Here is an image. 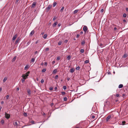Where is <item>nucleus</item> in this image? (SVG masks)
Here are the masks:
<instances>
[{"label": "nucleus", "instance_id": "59", "mask_svg": "<svg viewBox=\"0 0 128 128\" xmlns=\"http://www.w3.org/2000/svg\"><path fill=\"white\" fill-rule=\"evenodd\" d=\"M114 30H116L117 28L116 27H115L114 28Z\"/></svg>", "mask_w": 128, "mask_h": 128}, {"label": "nucleus", "instance_id": "13", "mask_svg": "<svg viewBox=\"0 0 128 128\" xmlns=\"http://www.w3.org/2000/svg\"><path fill=\"white\" fill-rule=\"evenodd\" d=\"M57 71V69H56L54 70L52 72V73L54 74L56 73Z\"/></svg>", "mask_w": 128, "mask_h": 128}, {"label": "nucleus", "instance_id": "5", "mask_svg": "<svg viewBox=\"0 0 128 128\" xmlns=\"http://www.w3.org/2000/svg\"><path fill=\"white\" fill-rule=\"evenodd\" d=\"M88 30V28L86 26H84L83 28V30L84 31L86 32Z\"/></svg>", "mask_w": 128, "mask_h": 128}, {"label": "nucleus", "instance_id": "28", "mask_svg": "<svg viewBox=\"0 0 128 128\" xmlns=\"http://www.w3.org/2000/svg\"><path fill=\"white\" fill-rule=\"evenodd\" d=\"M84 52V50L83 49H81L80 50V52L81 53H83Z\"/></svg>", "mask_w": 128, "mask_h": 128}, {"label": "nucleus", "instance_id": "1", "mask_svg": "<svg viewBox=\"0 0 128 128\" xmlns=\"http://www.w3.org/2000/svg\"><path fill=\"white\" fill-rule=\"evenodd\" d=\"M5 116L7 119H8L10 118V115L9 114H8L6 113H5Z\"/></svg>", "mask_w": 128, "mask_h": 128}, {"label": "nucleus", "instance_id": "27", "mask_svg": "<svg viewBox=\"0 0 128 128\" xmlns=\"http://www.w3.org/2000/svg\"><path fill=\"white\" fill-rule=\"evenodd\" d=\"M67 100V97H65L64 98V101H66Z\"/></svg>", "mask_w": 128, "mask_h": 128}, {"label": "nucleus", "instance_id": "34", "mask_svg": "<svg viewBox=\"0 0 128 128\" xmlns=\"http://www.w3.org/2000/svg\"><path fill=\"white\" fill-rule=\"evenodd\" d=\"M89 62V61L88 60H86L84 62L86 64L88 63Z\"/></svg>", "mask_w": 128, "mask_h": 128}, {"label": "nucleus", "instance_id": "20", "mask_svg": "<svg viewBox=\"0 0 128 128\" xmlns=\"http://www.w3.org/2000/svg\"><path fill=\"white\" fill-rule=\"evenodd\" d=\"M16 56H15L12 59V62H13L15 61L16 59Z\"/></svg>", "mask_w": 128, "mask_h": 128}, {"label": "nucleus", "instance_id": "3", "mask_svg": "<svg viewBox=\"0 0 128 128\" xmlns=\"http://www.w3.org/2000/svg\"><path fill=\"white\" fill-rule=\"evenodd\" d=\"M24 75H22V77L23 78L22 80V82L23 83L25 81V80L26 78L24 76Z\"/></svg>", "mask_w": 128, "mask_h": 128}, {"label": "nucleus", "instance_id": "31", "mask_svg": "<svg viewBox=\"0 0 128 128\" xmlns=\"http://www.w3.org/2000/svg\"><path fill=\"white\" fill-rule=\"evenodd\" d=\"M58 75H56V76H55L54 78L55 79H57L58 78Z\"/></svg>", "mask_w": 128, "mask_h": 128}, {"label": "nucleus", "instance_id": "33", "mask_svg": "<svg viewBox=\"0 0 128 128\" xmlns=\"http://www.w3.org/2000/svg\"><path fill=\"white\" fill-rule=\"evenodd\" d=\"M30 123L32 124H35L34 121V120H32L30 122Z\"/></svg>", "mask_w": 128, "mask_h": 128}, {"label": "nucleus", "instance_id": "40", "mask_svg": "<svg viewBox=\"0 0 128 128\" xmlns=\"http://www.w3.org/2000/svg\"><path fill=\"white\" fill-rule=\"evenodd\" d=\"M63 89L64 90H65L66 88V86H64L63 87Z\"/></svg>", "mask_w": 128, "mask_h": 128}, {"label": "nucleus", "instance_id": "50", "mask_svg": "<svg viewBox=\"0 0 128 128\" xmlns=\"http://www.w3.org/2000/svg\"><path fill=\"white\" fill-rule=\"evenodd\" d=\"M68 42V40H65V41H64V42L65 43H66L67 42Z\"/></svg>", "mask_w": 128, "mask_h": 128}, {"label": "nucleus", "instance_id": "35", "mask_svg": "<svg viewBox=\"0 0 128 128\" xmlns=\"http://www.w3.org/2000/svg\"><path fill=\"white\" fill-rule=\"evenodd\" d=\"M34 58H32L31 59V61L32 62H34Z\"/></svg>", "mask_w": 128, "mask_h": 128}, {"label": "nucleus", "instance_id": "53", "mask_svg": "<svg viewBox=\"0 0 128 128\" xmlns=\"http://www.w3.org/2000/svg\"><path fill=\"white\" fill-rule=\"evenodd\" d=\"M80 36V35L78 34L76 35V37L77 38H78Z\"/></svg>", "mask_w": 128, "mask_h": 128}, {"label": "nucleus", "instance_id": "9", "mask_svg": "<svg viewBox=\"0 0 128 128\" xmlns=\"http://www.w3.org/2000/svg\"><path fill=\"white\" fill-rule=\"evenodd\" d=\"M17 35L16 34H15L14 36L12 38V40H15L16 39V38H17Z\"/></svg>", "mask_w": 128, "mask_h": 128}, {"label": "nucleus", "instance_id": "19", "mask_svg": "<svg viewBox=\"0 0 128 128\" xmlns=\"http://www.w3.org/2000/svg\"><path fill=\"white\" fill-rule=\"evenodd\" d=\"M92 110L93 112H95L96 111V110L95 107H93L92 109Z\"/></svg>", "mask_w": 128, "mask_h": 128}, {"label": "nucleus", "instance_id": "54", "mask_svg": "<svg viewBox=\"0 0 128 128\" xmlns=\"http://www.w3.org/2000/svg\"><path fill=\"white\" fill-rule=\"evenodd\" d=\"M44 65H46V66L47 64V62H45L44 63Z\"/></svg>", "mask_w": 128, "mask_h": 128}, {"label": "nucleus", "instance_id": "11", "mask_svg": "<svg viewBox=\"0 0 128 128\" xmlns=\"http://www.w3.org/2000/svg\"><path fill=\"white\" fill-rule=\"evenodd\" d=\"M30 73V72L28 71L26 73L25 75L26 76V78H27L28 76V74Z\"/></svg>", "mask_w": 128, "mask_h": 128}, {"label": "nucleus", "instance_id": "58", "mask_svg": "<svg viewBox=\"0 0 128 128\" xmlns=\"http://www.w3.org/2000/svg\"><path fill=\"white\" fill-rule=\"evenodd\" d=\"M61 25L60 24H58V26L60 27V26Z\"/></svg>", "mask_w": 128, "mask_h": 128}, {"label": "nucleus", "instance_id": "36", "mask_svg": "<svg viewBox=\"0 0 128 128\" xmlns=\"http://www.w3.org/2000/svg\"><path fill=\"white\" fill-rule=\"evenodd\" d=\"M62 42H61L60 41L58 42V44L59 45H60L62 44Z\"/></svg>", "mask_w": 128, "mask_h": 128}, {"label": "nucleus", "instance_id": "14", "mask_svg": "<svg viewBox=\"0 0 128 128\" xmlns=\"http://www.w3.org/2000/svg\"><path fill=\"white\" fill-rule=\"evenodd\" d=\"M34 30H33L32 31L30 34V35L31 36H32L34 34Z\"/></svg>", "mask_w": 128, "mask_h": 128}, {"label": "nucleus", "instance_id": "43", "mask_svg": "<svg viewBox=\"0 0 128 128\" xmlns=\"http://www.w3.org/2000/svg\"><path fill=\"white\" fill-rule=\"evenodd\" d=\"M80 68V67L79 66H78L76 68V69L77 70H79Z\"/></svg>", "mask_w": 128, "mask_h": 128}, {"label": "nucleus", "instance_id": "23", "mask_svg": "<svg viewBox=\"0 0 128 128\" xmlns=\"http://www.w3.org/2000/svg\"><path fill=\"white\" fill-rule=\"evenodd\" d=\"M78 10H75L74 12V14H75L77 12H78Z\"/></svg>", "mask_w": 128, "mask_h": 128}, {"label": "nucleus", "instance_id": "44", "mask_svg": "<svg viewBox=\"0 0 128 128\" xmlns=\"http://www.w3.org/2000/svg\"><path fill=\"white\" fill-rule=\"evenodd\" d=\"M116 96L117 97H119L120 96V95L118 94H116Z\"/></svg>", "mask_w": 128, "mask_h": 128}, {"label": "nucleus", "instance_id": "22", "mask_svg": "<svg viewBox=\"0 0 128 128\" xmlns=\"http://www.w3.org/2000/svg\"><path fill=\"white\" fill-rule=\"evenodd\" d=\"M85 43V41L84 40H83L81 42V44L82 45L84 44Z\"/></svg>", "mask_w": 128, "mask_h": 128}, {"label": "nucleus", "instance_id": "57", "mask_svg": "<svg viewBox=\"0 0 128 128\" xmlns=\"http://www.w3.org/2000/svg\"><path fill=\"white\" fill-rule=\"evenodd\" d=\"M126 11H127V12H128V8H126Z\"/></svg>", "mask_w": 128, "mask_h": 128}, {"label": "nucleus", "instance_id": "6", "mask_svg": "<svg viewBox=\"0 0 128 128\" xmlns=\"http://www.w3.org/2000/svg\"><path fill=\"white\" fill-rule=\"evenodd\" d=\"M111 118V115L108 116L106 118V122L108 121V120Z\"/></svg>", "mask_w": 128, "mask_h": 128}, {"label": "nucleus", "instance_id": "30", "mask_svg": "<svg viewBox=\"0 0 128 128\" xmlns=\"http://www.w3.org/2000/svg\"><path fill=\"white\" fill-rule=\"evenodd\" d=\"M64 7H62L60 10V12H62V11L64 10Z\"/></svg>", "mask_w": 128, "mask_h": 128}, {"label": "nucleus", "instance_id": "51", "mask_svg": "<svg viewBox=\"0 0 128 128\" xmlns=\"http://www.w3.org/2000/svg\"><path fill=\"white\" fill-rule=\"evenodd\" d=\"M56 17H54V18H53V20H56Z\"/></svg>", "mask_w": 128, "mask_h": 128}, {"label": "nucleus", "instance_id": "46", "mask_svg": "<svg viewBox=\"0 0 128 128\" xmlns=\"http://www.w3.org/2000/svg\"><path fill=\"white\" fill-rule=\"evenodd\" d=\"M61 94H62V95H64V94H65V92H61Z\"/></svg>", "mask_w": 128, "mask_h": 128}, {"label": "nucleus", "instance_id": "45", "mask_svg": "<svg viewBox=\"0 0 128 128\" xmlns=\"http://www.w3.org/2000/svg\"><path fill=\"white\" fill-rule=\"evenodd\" d=\"M53 89V87H50V88L49 90H52Z\"/></svg>", "mask_w": 128, "mask_h": 128}, {"label": "nucleus", "instance_id": "18", "mask_svg": "<svg viewBox=\"0 0 128 128\" xmlns=\"http://www.w3.org/2000/svg\"><path fill=\"white\" fill-rule=\"evenodd\" d=\"M123 87V85L122 84H120L119 85L118 88H122Z\"/></svg>", "mask_w": 128, "mask_h": 128}, {"label": "nucleus", "instance_id": "12", "mask_svg": "<svg viewBox=\"0 0 128 128\" xmlns=\"http://www.w3.org/2000/svg\"><path fill=\"white\" fill-rule=\"evenodd\" d=\"M14 125V126H16L17 127L18 124L17 122H13Z\"/></svg>", "mask_w": 128, "mask_h": 128}, {"label": "nucleus", "instance_id": "4", "mask_svg": "<svg viewBox=\"0 0 128 128\" xmlns=\"http://www.w3.org/2000/svg\"><path fill=\"white\" fill-rule=\"evenodd\" d=\"M110 102L108 101H106L104 103V106H108Z\"/></svg>", "mask_w": 128, "mask_h": 128}, {"label": "nucleus", "instance_id": "41", "mask_svg": "<svg viewBox=\"0 0 128 128\" xmlns=\"http://www.w3.org/2000/svg\"><path fill=\"white\" fill-rule=\"evenodd\" d=\"M4 120H3L2 119L1 120V122L2 124H3L4 123Z\"/></svg>", "mask_w": 128, "mask_h": 128}, {"label": "nucleus", "instance_id": "47", "mask_svg": "<svg viewBox=\"0 0 128 128\" xmlns=\"http://www.w3.org/2000/svg\"><path fill=\"white\" fill-rule=\"evenodd\" d=\"M48 50H49V48H46L45 49L46 51H48Z\"/></svg>", "mask_w": 128, "mask_h": 128}, {"label": "nucleus", "instance_id": "17", "mask_svg": "<svg viewBox=\"0 0 128 128\" xmlns=\"http://www.w3.org/2000/svg\"><path fill=\"white\" fill-rule=\"evenodd\" d=\"M29 68V67L28 66V65H26L25 66V68H24V70H27Z\"/></svg>", "mask_w": 128, "mask_h": 128}, {"label": "nucleus", "instance_id": "8", "mask_svg": "<svg viewBox=\"0 0 128 128\" xmlns=\"http://www.w3.org/2000/svg\"><path fill=\"white\" fill-rule=\"evenodd\" d=\"M74 68H72L70 70V72L71 73H73L74 72Z\"/></svg>", "mask_w": 128, "mask_h": 128}, {"label": "nucleus", "instance_id": "15", "mask_svg": "<svg viewBox=\"0 0 128 128\" xmlns=\"http://www.w3.org/2000/svg\"><path fill=\"white\" fill-rule=\"evenodd\" d=\"M20 40V39H19V38H18L16 40V41L15 42V44H17L19 42Z\"/></svg>", "mask_w": 128, "mask_h": 128}, {"label": "nucleus", "instance_id": "48", "mask_svg": "<svg viewBox=\"0 0 128 128\" xmlns=\"http://www.w3.org/2000/svg\"><path fill=\"white\" fill-rule=\"evenodd\" d=\"M104 11V10L103 9H102L101 10H100V12H103Z\"/></svg>", "mask_w": 128, "mask_h": 128}, {"label": "nucleus", "instance_id": "55", "mask_svg": "<svg viewBox=\"0 0 128 128\" xmlns=\"http://www.w3.org/2000/svg\"><path fill=\"white\" fill-rule=\"evenodd\" d=\"M55 61H54L52 62V64H54L55 63Z\"/></svg>", "mask_w": 128, "mask_h": 128}, {"label": "nucleus", "instance_id": "29", "mask_svg": "<svg viewBox=\"0 0 128 128\" xmlns=\"http://www.w3.org/2000/svg\"><path fill=\"white\" fill-rule=\"evenodd\" d=\"M23 114L25 116H27V114L26 112H24Z\"/></svg>", "mask_w": 128, "mask_h": 128}, {"label": "nucleus", "instance_id": "37", "mask_svg": "<svg viewBox=\"0 0 128 128\" xmlns=\"http://www.w3.org/2000/svg\"><path fill=\"white\" fill-rule=\"evenodd\" d=\"M126 123V122L125 121H122V125H124Z\"/></svg>", "mask_w": 128, "mask_h": 128}, {"label": "nucleus", "instance_id": "21", "mask_svg": "<svg viewBox=\"0 0 128 128\" xmlns=\"http://www.w3.org/2000/svg\"><path fill=\"white\" fill-rule=\"evenodd\" d=\"M47 35L46 34H44L43 36V38H44V39H46L47 37Z\"/></svg>", "mask_w": 128, "mask_h": 128}, {"label": "nucleus", "instance_id": "39", "mask_svg": "<svg viewBox=\"0 0 128 128\" xmlns=\"http://www.w3.org/2000/svg\"><path fill=\"white\" fill-rule=\"evenodd\" d=\"M7 78H4L3 80V82H5L7 80Z\"/></svg>", "mask_w": 128, "mask_h": 128}, {"label": "nucleus", "instance_id": "49", "mask_svg": "<svg viewBox=\"0 0 128 128\" xmlns=\"http://www.w3.org/2000/svg\"><path fill=\"white\" fill-rule=\"evenodd\" d=\"M9 96L8 95L6 96V98L7 99H8L9 98Z\"/></svg>", "mask_w": 128, "mask_h": 128}, {"label": "nucleus", "instance_id": "26", "mask_svg": "<svg viewBox=\"0 0 128 128\" xmlns=\"http://www.w3.org/2000/svg\"><path fill=\"white\" fill-rule=\"evenodd\" d=\"M56 2H54L53 3V6L54 7L56 4Z\"/></svg>", "mask_w": 128, "mask_h": 128}, {"label": "nucleus", "instance_id": "24", "mask_svg": "<svg viewBox=\"0 0 128 128\" xmlns=\"http://www.w3.org/2000/svg\"><path fill=\"white\" fill-rule=\"evenodd\" d=\"M46 68H43L42 70V72H45L46 71Z\"/></svg>", "mask_w": 128, "mask_h": 128}, {"label": "nucleus", "instance_id": "56", "mask_svg": "<svg viewBox=\"0 0 128 128\" xmlns=\"http://www.w3.org/2000/svg\"><path fill=\"white\" fill-rule=\"evenodd\" d=\"M92 118H95V116H92Z\"/></svg>", "mask_w": 128, "mask_h": 128}, {"label": "nucleus", "instance_id": "60", "mask_svg": "<svg viewBox=\"0 0 128 128\" xmlns=\"http://www.w3.org/2000/svg\"><path fill=\"white\" fill-rule=\"evenodd\" d=\"M38 53V52L37 51H36L35 52H34V54H36Z\"/></svg>", "mask_w": 128, "mask_h": 128}, {"label": "nucleus", "instance_id": "63", "mask_svg": "<svg viewBox=\"0 0 128 128\" xmlns=\"http://www.w3.org/2000/svg\"><path fill=\"white\" fill-rule=\"evenodd\" d=\"M16 90H17L18 91V90H19V88H18V87L17 88Z\"/></svg>", "mask_w": 128, "mask_h": 128}, {"label": "nucleus", "instance_id": "10", "mask_svg": "<svg viewBox=\"0 0 128 128\" xmlns=\"http://www.w3.org/2000/svg\"><path fill=\"white\" fill-rule=\"evenodd\" d=\"M27 92L29 95H30L31 94V91L29 89H28L27 90Z\"/></svg>", "mask_w": 128, "mask_h": 128}, {"label": "nucleus", "instance_id": "61", "mask_svg": "<svg viewBox=\"0 0 128 128\" xmlns=\"http://www.w3.org/2000/svg\"><path fill=\"white\" fill-rule=\"evenodd\" d=\"M123 21L124 22H126V21L125 20H123Z\"/></svg>", "mask_w": 128, "mask_h": 128}, {"label": "nucleus", "instance_id": "2", "mask_svg": "<svg viewBox=\"0 0 128 128\" xmlns=\"http://www.w3.org/2000/svg\"><path fill=\"white\" fill-rule=\"evenodd\" d=\"M52 7V6L49 5L48 7L46 8V10L47 12Z\"/></svg>", "mask_w": 128, "mask_h": 128}, {"label": "nucleus", "instance_id": "38", "mask_svg": "<svg viewBox=\"0 0 128 128\" xmlns=\"http://www.w3.org/2000/svg\"><path fill=\"white\" fill-rule=\"evenodd\" d=\"M44 82V80L43 79H42L40 81V82L41 83H43Z\"/></svg>", "mask_w": 128, "mask_h": 128}, {"label": "nucleus", "instance_id": "64", "mask_svg": "<svg viewBox=\"0 0 128 128\" xmlns=\"http://www.w3.org/2000/svg\"><path fill=\"white\" fill-rule=\"evenodd\" d=\"M1 104H4V102L3 101H2L1 102Z\"/></svg>", "mask_w": 128, "mask_h": 128}, {"label": "nucleus", "instance_id": "62", "mask_svg": "<svg viewBox=\"0 0 128 128\" xmlns=\"http://www.w3.org/2000/svg\"><path fill=\"white\" fill-rule=\"evenodd\" d=\"M70 78H67V80H68L69 81L70 80Z\"/></svg>", "mask_w": 128, "mask_h": 128}, {"label": "nucleus", "instance_id": "32", "mask_svg": "<svg viewBox=\"0 0 128 128\" xmlns=\"http://www.w3.org/2000/svg\"><path fill=\"white\" fill-rule=\"evenodd\" d=\"M123 17H124V18H125L126 17V14H123Z\"/></svg>", "mask_w": 128, "mask_h": 128}, {"label": "nucleus", "instance_id": "16", "mask_svg": "<svg viewBox=\"0 0 128 128\" xmlns=\"http://www.w3.org/2000/svg\"><path fill=\"white\" fill-rule=\"evenodd\" d=\"M58 24V22H56L53 25V27H55Z\"/></svg>", "mask_w": 128, "mask_h": 128}, {"label": "nucleus", "instance_id": "42", "mask_svg": "<svg viewBox=\"0 0 128 128\" xmlns=\"http://www.w3.org/2000/svg\"><path fill=\"white\" fill-rule=\"evenodd\" d=\"M127 56V55L126 54H124L123 56V57L124 58H125L126 57V56Z\"/></svg>", "mask_w": 128, "mask_h": 128}, {"label": "nucleus", "instance_id": "25", "mask_svg": "<svg viewBox=\"0 0 128 128\" xmlns=\"http://www.w3.org/2000/svg\"><path fill=\"white\" fill-rule=\"evenodd\" d=\"M70 56H67V59L68 60H70Z\"/></svg>", "mask_w": 128, "mask_h": 128}, {"label": "nucleus", "instance_id": "7", "mask_svg": "<svg viewBox=\"0 0 128 128\" xmlns=\"http://www.w3.org/2000/svg\"><path fill=\"white\" fill-rule=\"evenodd\" d=\"M36 2H34L32 4L31 6V8H34L36 5Z\"/></svg>", "mask_w": 128, "mask_h": 128}, {"label": "nucleus", "instance_id": "52", "mask_svg": "<svg viewBox=\"0 0 128 128\" xmlns=\"http://www.w3.org/2000/svg\"><path fill=\"white\" fill-rule=\"evenodd\" d=\"M60 59V57L59 56L57 58V59L58 60H59Z\"/></svg>", "mask_w": 128, "mask_h": 128}]
</instances>
